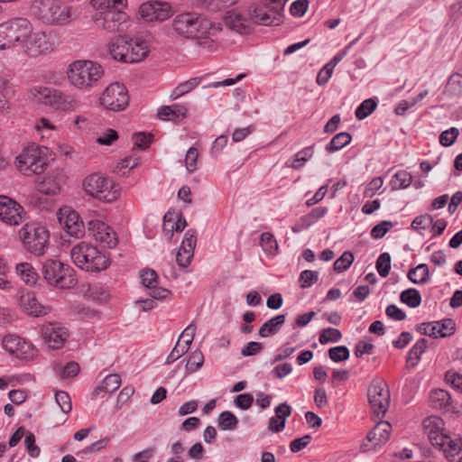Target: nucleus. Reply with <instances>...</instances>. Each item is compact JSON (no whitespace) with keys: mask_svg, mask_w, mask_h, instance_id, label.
Segmentation results:
<instances>
[{"mask_svg":"<svg viewBox=\"0 0 462 462\" xmlns=\"http://www.w3.org/2000/svg\"><path fill=\"white\" fill-rule=\"evenodd\" d=\"M61 93L59 90L48 88H35L32 95L38 102L50 106L55 109H59L61 98Z\"/></svg>","mask_w":462,"mask_h":462,"instance_id":"obj_24","label":"nucleus"},{"mask_svg":"<svg viewBox=\"0 0 462 462\" xmlns=\"http://www.w3.org/2000/svg\"><path fill=\"white\" fill-rule=\"evenodd\" d=\"M128 43V37L119 35L115 38L108 45V52L115 60H119L126 63L125 56L128 53L130 46Z\"/></svg>","mask_w":462,"mask_h":462,"instance_id":"obj_25","label":"nucleus"},{"mask_svg":"<svg viewBox=\"0 0 462 462\" xmlns=\"http://www.w3.org/2000/svg\"><path fill=\"white\" fill-rule=\"evenodd\" d=\"M134 149H147L152 142L153 135L152 134L135 133L133 134Z\"/></svg>","mask_w":462,"mask_h":462,"instance_id":"obj_49","label":"nucleus"},{"mask_svg":"<svg viewBox=\"0 0 462 462\" xmlns=\"http://www.w3.org/2000/svg\"><path fill=\"white\" fill-rule=\"evenodd\" d=\"M103 76L102 66L89 60H75L69 65L67 70L69 82L80 90H89Z\"/></svg>","mask_w":462,"mask_h":462,"instance_id":"obj_3","label":"nucleus"},{"mask_svg":"<svg viewBox=\"0 0 462 462\" xmlns=\"http://www.w3.org/2000/svg\"><path fill=\"white\" fill-rule=\"evenodd\" d=\"M377 107V103L373 98L364 100L356 110V116L359 120H363L370 116Z\"/></svg>","mask_w":462,"mask_h":462,"instance_id":"obj_42","label":"nucleus"},{"mask_svg":"<svg viewBox=\"0 0 462 462\" xmlns=\"http://www.w3.org/2000/svg\"><path fill=\"white\" fill-rule=\"evenodd\" d=\"M447 95L459 97L462 95V74L455 72L451 74L445 87Z\"/></svg>","mask_w":462,"mask_h":462,"instance_id":"obj_35","label":"nucleus"},{"mask_svg":"<svg viewBox=\"0 0 462 462\" xmlns=\"http://www.w3.org/2000/svg\"><path fill=\"white\" fill-rule=\"evenodd\" d=\"M121 385V377L117 374L107 375L102 382V384L97 386L93 391V395L97 396L101 392L112 393L116 391Z\"/></svg>","mask_w":462,"mask_h":462,"instance_id":"obj_31","label":"nucleus"},{"mask_svg":"<svg viewBox=\"0 0 462 462\" xmlns=\"http://www.w3.org/2000/svg\"><path fill=\"white\" fill-rule=\"evenodd\" d=\"M284 322V314H281L274 318H272L263 324V326L259 329L258 334L262 337H266L271 335H274L279 331L280 328L283 325Z\"/></svg>","mask_w":462,"mask_h":462,"instance_id":"obj_30","label":"nucleus"},{"mask_svg":"<svg viewBox=\"0 0 462 462\" xmlns=\"http://www.w3.org/2000/svg\"><path fill=\"white\" fill-rule=\"evenodd\" d=\"M70 10L60 0H33L31 5V12L35 17L51 24L68 23Z\"/></svg>","mask_w":462,"mask_h":462,"instance_id":"obj_6","label":"nucleus"},{"mask_svg":"<svg viewBox=\"0 0 462 462\" xmlns=\"http://www.w3.org/2000/svg\"><path fill=\"white\" fill-rule=\"evenodd\" d=\"M58 219L65 231L71 236L82 237L85 234L84 223L79 220V214L70 208H60L57 213Z\"/></svg>","mask_w":462,"mask_h":462,"instance_id":"obj_18","label":"nucleus"},{"mask_svg":"<svg viewBox=\"0 0 462 462\" xmlns=\"http://www.w3.org/2000/svg\"><path fill=\"white\" fill-rule=\"evenodd\" d=\"M187 109L180 105L162 106L158 109L157 116L161 120L177 122L186 116Z\"/></svg>","mask_w":462,"mask_h":462,"instance_id":"obj_27","label":"nucleus"},{"mask_svg":"<svg viewBox=\"0 0 462 462\" xmlns=\"http://www.w3.org/2000/svg\"><path fill=\"white\" fill-rule=\"evenodd\" d=\"M260 244L264 252L275 254L278 251V244L274 236L269 232H264L260 236Z\"/></svg>","mask_w":462,"mask_h":462,"instance_id":"obj_46","label":"nucleus"},{"mask_svg":"<svg viewBox=\"0 0 462 462\" xmlns=\"http://www.w3.org/2000/svg\"><path fill=\"white\" fill-rule=\"evenodd\" d=\"M12 283L8 279V266L5 260L0 257V289L9 290Z\"/></svg>","mask_w":462,"mask_h":462,"instance_id":"obj_61","label":"nucleus"},{"mask_svg":"<svg viewBox=\"0 0 462 462\" xmlns=\"http://www.w3.org/2000/svg\"><path fill=\"white\" fill-rule=\"evenodd\" d=\"M225 23L231 30L245 33L247 30L245 20L243 16L234 11H228L225 16Z\"/></svg>","mask_w":462,"mask_h":462,"instance_id":"obj_33","label":"nucleus"},{"mask_svg":"<svg viewBox=\"0 0 462 462\" xmlns=\"http://www.w3.org/2000/svg\"><path fill=\"white\" fill-rule=\"evenodd\" d=\"M391 227H393V223L391 221H382L372 228L371 236L374 239L382 238Z\"/></svg>","mask_w":462,"mask_h":462,"instance_id":"obj_62","label":"nucleus"},{"mask_svg":"<svg viewBox=\"0 0 462 462\" xmlns=\"http://www.w3.org/2000/svg\"><path fill=\"white\" fill-rule=\"evenodd\" d=\"M195 233L196 232L194 230H191V229L188 230L185 233L184 239L180 247V249H182L184 251V253L186 254H189V255H187L186 258L193 257V252H194V248L196 246V242H197Z\"/></svg>","mask_w":462,"mask_h":462,"instance_id":"obj_45","label":"nucleus"},{"mask_svg":"<svg viewBox=\"0 0 462 462\" xmlns=\"http://www.w3.org/2000/svg\"><path fill=\"white\" fill-rule=\"evenodd\" d=\"M412 228L422 233L423 231H433V217L430 215L417 217L411 223Z\"/></svg>","mask_w":462,"mask_h":462,"instance_id":"obj_44","label":"nucleus"},{"mask_svg":"<svg viewBox=\"0 0 462 462\" xmlns=\"http://www.w3.org/2000/svg\"><path fill=\"white\" fill-rule=\"evenodd\" d=\"M351 139L352 136L350 134L346 132L339 133L331 139L326 149L328 152L338 151L347 145Z\"/></svg>","mask_w":462,"mask_h":462,"instance_id":"obj_37","label":"nucleus"},{"mask_svg":"<svg viewBox=\"0 0 462 462\" xmlns=\"http://www.w3.org/2000/svg\"><path fill=\"white\" fill-rule=\"evenodd\" d=\"M342 337L341 332L333 328H324L319 336V343L322 345L328 344V342H337Z\"/></svg>","mask_w":462,"mask_h":462,"instance_id":"obj_52","label":"nucleus"},{"mask_svg":"<svg viewBox=\"0 0 462 462\" xmlns=\"http://www.w3.org/2000/svg\"><path fill=\"white\" fill-rule=\"evenodd\" d=\"M368 401L374 414L383 417L389 408L391 394L390 389L383 379H374L367 390Z\"/></svg>","mask_w":462,"mask_h":462,"instance_id":"obj_13","label":"nucleus"},{"mask_svg":"<svg viewBox=\"0 0 462 462\" xmlns=\"http://www.w3.org/2000/svg\"><path fill=\"white\" fill-rule=\"evenodd\" d=\"M55 400L64 413H69L71 411V400L68 393L64 391L57 392L55 394Z\"/></svg>","mask_w":462,"mask_h":462,"instance_id":"obj_59","label":"nucleus"},{"mask_svg":"<svg viewBox=\"0 0 462 462\" xmlns=\"http://www.w3.org/2000/svg\"><path fill=\"white\" fill-rule=\"evenodd\" d=\"M72 262L80 269L89 273H99L110 265L109 257L97 246L80 242L70 251Z\"/></svg>","mask_w":462,"mask_h":462,"instance_id":"obj_4","label":"nucleus"},{"mask_svg":"<svg viewBox=\"0 0 462 462\" xmlns=\"http://www.w3.org/2000/svg\"><path fill=\"white\" fill-rule=\"evenodd\" d=\"M288 0H260L249 10L252 22L261 25H271L280 20Z\"/></svg>","mask_w":462,"mask_h":462,"instance_id":"obj_11","label":"nucleus"},{"mask_svg":"<svg viewBox=\"0 0 462 462\" xmlns=\"http://www.w3.org/2000/svg\"><path fill=\"white\" fill-rule=\"evenodd\" d=\"M36 355V349L32 345L23 340L19 346L18 351L15 354V356L20 359H31Z\"/></svg>","mask_w":462,"mask_h":462,"instance_id":"obj_60","label":"nucleus"},{"mask_svg":"<svg viewBox=\"0 0 462 462\" xmlns=\"http://www.w3.org/2000/svg\"><path fill=\"white\" fill-rule=\"evenodd\" d=\"M42 275L49 284L60 289L72 288L77 284L73 268L58 260L48 259L42 265Z\"/></svg>","mask_w":462,"mask_h":462,"instance_id":"obj_8","label":"nucleus"},{"mask_svg":"<svg viewBox=\"0 0 462 462\" xmlns=\"http://www.w3.org/2000/svg\"><path fill=\"white\" fill-rule=\"evenodd\" d=\"M16 163L18 170L28 176L42 173L47 166L42 148L35 143L23 149L22 153L16 157Z\"/></svg>","mask_w":462,"mask_h":462,"instance_id":"obj_12","label":"nucleus"},{"mask_svg":"<svg viewBox=\"0 0 462 462\" xmlns=\"http://www.w3.org/2000/svg\"><path fill=\"white\" fill-rule=\"evenodd\" d=\"M18 299L20 307L28 314L37 317L45 313L43 306L38 302L34 292L21 291Z\"/></svg>","mask_w":462,"mask_h":462,"instance_id":"obj_22","label":"nucleus"},{"mask_svg":"<svg viewBox=\"0 0 462 462\" xmlns=\"http://www.w3.org/2000/svg\"><path fill=\"white\" fill-rule=\"evenodd\" d=\"M23 340L16 335H7L3 338V346L9 353L15 355Z\"/></svg>","mask_w":462,"mask_h":462,"instance_id":"obj_51","label":"nucleus"},{"mask_svg":"<svg viewBox=\"0 0 462 462\" xmlns=\"http://www.w3.org/2000/svg\"><path fill=\"white\" fill-rule=\"evenodd\" d=\"M142 283L146 288L157 286L158 275L152 269H144L141 272Z\"/></svg>","mask_w":462,"mask_h":462,"instance_id":"obj_58","label":"nucleus"},{"mask_svg":"<svg viewBox=\"0 0 462 462\" xmlns=\"http://www.w3.org/2000/svg\"><path fill=\"white\" fill-rule=\"evenodd\" d=\"M430 271L425 263H420L415 268H411L408 273V278L413 283H424L429 279Z\"/></svg>","mask_w":462,"mask_h":462,"instance_id":"obj_36","label":"nucleus"},{"mask_svg":"<svg viewBox=\"0 0 462 462\" xmlns=\"http://www.w3.org/2000/svg\"><path fill=\"white\" fill-rule=\"evenodd\" d=\"M172 29L177 35L186 39L206 38L211 31H220L221 27L213 24L196 13H182L177 14L171 23Z\"/></svg>","mask_w":462,"mask_h":462,"instance_id":"obj_2","label":"nucleus"},{"mask_svg":"<svg viewBox=\"0 0 462 462\" xmlns=\"http://www.w3.org/2000/svg\"><path fill=\"white\" fill-rule=\"evenodd\" d=\"M24 215L25 211L19 203L9 197L0 196V219L3 222L17 226L23 221Z\"/></svg>","mask_w":462,"mask_h":462,"instance_id":"obj_17","label":"nucleus"},{"mask_svg":"<svg viewBox=\"0 0 462 462\" xmlns=\"http://www.w3.org/2000/svg\"><path fill=\"white\" fill-rule=\"evenodd\" d=\"M428 347V340L426 338H420L409 351L406 359V368L411 369L415 367L420 361L421 355L426 351Z\"/></svg>","mask_w":462,"mask_h":462,"instance_id":"obj_29","label":"nucleus"},{"mask_svg":"<svg viewBox=\"0 0 462 462\" xmlns=\"http://www.w3.org/2000/svg\"><path fill=\"white\" fill-rule=\"evenodd\" d=\"M411 175L406 171H397L391 180L393 189H401L409 187L411 183Z\"/></svg>","mask_w":462,"mask_h":462,"instance_id":"obj_40","label":"nucleus"},{"mask_svg":"<svg viewBox=\"0 0 462 462\" xmlns=\"http://www.w3.org/2000/svg\"><path fill=\"white\" fill-rule=\"evenodd\" d=\"M199 157V152L196 148L190 147L185 156L186 168L189 172L194 171L197 169V160Z\"/></svg>","mask_w":462,"mask_h":462,"instance_id":"obj_63","label":"nucleus"},{"mask_svg":"<svg viewBox=\"0 0 462 462\" xmlns=\"http://www.w3.org/2000/svg\"><path fill=\"white\" fill-rule=\"evenodd\" d=\"M401 300L411 308H416L420 304L421 297L420 292L415 289H408L403 291L400 296Z\"/></svg>","mask_w":462,"mask_h":462,"instance_id":"obj_43","label":"nucleus"},{"mask_svg":"<svg viewBox=\"0 0 462 462\" xmlns=\"http://www.w3.org/2000/svg\"><path fill=\"white\" fill-rule=\"evenodd\" d=\"M100 104L107 110L121 111L129 104L126 88L120 83L110 84L100 97Z\"/></svg>","mask_w":462,"mask_h":462,"instance_id":"obj_14","label":"nucleus"},{"mask_svg":"<svg viewBox=\"0 0 462 462\" xmlns=\"http://www.w3.org/2000/svg\"><path fill=\"white\" fill-rule=\"evenodd\" d=\"M88 236L97 242L102 243L109 248H114L118 244L116 232L106 223L100 220L88 222Z\"/></svg>","mask_w":462,"mask_h":462,"instance_id":"obj_19","label":"nucleus"},{"mask_svg":"<svg viewBox=\"0 0 462 462\" xmlns=\"http://www.w3.org/2000/svg\"><path fill=\"white\" fill-rule=\"evenodd\" d=\"M85 192L100 201L111 203L121 196V187L113 180L99 173L88 175L83 180Z\"/></svg>","mask_w":462,"mask_h":462,"instance_id":"obj_5","label":"nucleus"},{"mask_svg":"<svg viewBox=\"0 0 462 462\" xmlns=\"http://www.w3.org/2000/svg\"><path fill=\"white\" fill-rule=\"evenodd\" d=\"M130 50L125 56L126 63H134L143 60L149 52L148 45L145 41L142 39H132L128 38V43Z\"/></svg>","mask_w":462,"mask_h":462,"instance_id":"obj_23","label":"nucleus"},{"mask_svg":"<svg viewBox=\"0 0 462 462\" xmlns=\"http://www.w3.org/2000/svg\"><path fill=\"white\" fill-rule=\"evenodd\" d=\"M443 426V420L435 416V449L448 462H462V439L452 437Z\"/></svg>","mask_w":462,"mask_h":462,"instance_id":"obj_7","label":"nucleus"},{"mask_svg":"<svg viewBox=\"0 0 462 462\" xmlns=\"http://www.w3.org/2000/svg\"><path fill=\"white\" fill-rule=\"evenodd\" d=\"M66 181V175L61 169H55L48 172L38 181L37 189L44 195L53 196L60 193L61 187Z\"/></svg>","mask_w":462,"mask_h":462,"instance_id":"obj_20","label":"nucleus"},{"mask_svg":"<svg viewBox=\"0 0 462 462\" xmlns=\"http://www.w3.org/2000/svg\"><path fill=\"white\" fill-rule=\"evenodd\" d=\"M21 47L29 57H38L51 52L53 50L48 35L43 32H32L31 25V32L26 35V39L22 42Z\"/></svg>","mask_w":462,"mask_h":462,"instance_id":"obj_15","label":"nucleus"},{"mask_svg":"<svg viewBox=\"0 0 462 462\" xmlns=\"http://www.w3.org/2000/svg\"><path fill=\"white\" fill-rule=\"evenodd\" d=\"M312 155L313 147H306L296 153L293 162L291 164H289L288 166L293 169H299L302 165V163L306 162L309 159H310Z\"/></svg>","mask_w":462,"mask_h":462,"instance_id":"obj_53","label":"nucleus"},{"mask_svg":"<svg viewBox=\"0 0 462 462\" xmlns=\"http://www.w3.org/2000/svg\"><path fill=\"white\" fill-rule=\"evenodd\" d=\"M445 382L453 389L462 393V374L457 372L449 370L445 374Z\"/></svg>","mask_w":462,"mask_h":462,"instance_id":"obj_54","label":"nucleus"},{"mask_svg":"<svg viewBox=\"0 0 462 462\" xmlns=\"http://www.w3.org/2000/svg\"><path fill=\"white\" fill-rule=\"evenodd\" d=\"M458 134V129L457 127H451L440 134L439 143L441 145L448 147L456 142Z\"/></svg>","mask_w":462,"mask_h":462,"instance_id":"obj_57","label":"nucleus"},{"mask_svg":"<svg viewBox=\"0 0 462 462\" xmlns=\"http://www.w3.org/2000/svg\"><path fill=\"white\" fill-rule=\"evenodd\" d=\"M24 444L28 453L32 457H37L40 454V448L35 444V437L33 433L28 431L25 436Z\"/></svg>","mask_w":462,"mask_h":462,"instance_id":"obj_64","label":"nucleus"},{"mask_svg":"<svg viewBox=\"0 0 462 462\" xmlns=\"http://www.w3.org/2000/svg\"><path fill=\"white\" fill-rule=\"evenodd\" d=\"M203 363L204 356L202 352L199 350H195L189 356L186 364V370L189 374L194 373L203 365Z\"/></svg>","mask_w":462,"mask_h":462,"instance_id":"obj_47","label":"nucleus"},{"mask_svg":"<svg viewBox=\"0 0 462 462\" xmlns=\"http://www.w3.org/2000/svg\"><path fill=\"white\" fill-rule=\"evenodd\" d=\"M16 273L28 285H34L38 280V273L29 263H21L16 265Z\"/></svg>","mask_w":462,"mask_h":462,"instance_id":"obj_32","label":"nucleus"},{"mask_svg":"<svg viewBox=\"0 0 462 462\" xmlns=\"http://www.w3.org/2000/svg\"><path fill=\"white\" fill-rule=\"evenodd\" d=\"M218 427L223 430H230L236 428L238 424L237 418L231 411H223L219 414Z\"/></svg>","mask_w":462,"mask_h":462,"instance_id":"obj_41","label":"nucleus"},{"mask_svg":"<svg viewBox=\"0 0 462 462\" xmlns=\"http://www.w3.org/2000/svg\"><path fill=\"white\" fill-rule=\"evenodd\" d=\"M42 335L44 341L52 349L61 348L69 337L66 328L54 323L43 325L42 327Z\"/></svg>","mask_w":462,"mask_h":462,"instance_id":"obj_21","label":"nucleus"},{"mask_svg":"<svg viewBox=\"0 0 462 462\" xmlns=\"http://www.w3.org/2000/svg\"><path fill=\"white\" fill-rule=\"evenodd\" d=\"M376 270L382 277H386L391 270V256L388 253H383L376 261Z\"/></svg>","mask_w":462,"mask_h":462,"instance_id":"obj_50","label":"nucleus"},{"mask_svg":"<svg viewBox=\"0 0 462 462\" xmlns=\"http://www.w3.org/2000/svg\"><path fill=\"white\" fill-rule=\"evenodd\" d=\"M95 9V25L107 32H122L128 28L130 19L124 11L126 0H91Z\"/></svg>","mask_w":462,"mask_h":462,"instance_id":"obj_1","label":"nucleus"},{"mask_svg":"<svg viewBox=\"0 0 462 462\" xmlns=\"http://www.w3.org/2000/svg\"><path fill=\"white\" fill-rule=\"evenodd\" d=\"M354 261V254L350 251H346L343 254L335 261L334 270L337 273H342L349 268Z\"/></svg>","mask_w":462,"mask_h":462,"instance_id":"obj_48","label":"nucleus"},{"mask_svg":"<svg viewBox=\"0 0 462 462\" xmlns=\"http://www.w3.org/2000/svg\"><path fill=\"white\" fill-rule=\"evenodd\" d=\"M392 425L388 421L378 422L367 434L369 441H375V446H382L386 443L391 436Z\"/></svg>","mask_w":462,"mask_h":462,"instance_id":"obj_26","label":"nucleus"},{"mask_svg":"<svg viewBox=\"0 0 462 462\" xmlns=\"http://www.w3.org/2000/svg\"><path fill=\"white\" fill-rule=\"evenodd\" d=\"M24 248L37 256L42 255L49 244V231L37 222L25 224L19 231Z\"/></svg>","mask_w":462,"mask_h":462,"instance_id":"obj_10","label":"nucleus"},{"mask_svg":"<svg viewBox=\"0 0 462 462\" xmlns=\"http://www.w3.org/2000/svg\"><path fill=\"white\" fill-rule=\"evenodd\" d=\"M139 14L148 23L163 22L173 14V10L167 2L149 1L141 5Z\"/></svg>","mask_w":462,"mask_h":462,"instance_id":"obj_16","label":"nucleus"},{"mask_svg":"<svg viewBox=\"0 0 462 462\" xmlns=\"http://www.w3.org/2000/svg\"><path fill=\"white\" fill-rule=\"evenodd\" d=\"M200 80V78H192L179 84V86L171 92V97L172 99H177L178 97L190 92L199 84Z\"/></svg>","mask_w":462,"mask_h":462,"instance_id":"obj_38","label":"nucleus"},{"mask_svg":"<svg viewBox=\"0 0 462 462\" xmlns=\"http://www.w3.org/2000/svg\"><path fill=\"white\" fill-rule=\"evenodd\" d=\"M31 32V23L25 18H14L0 24V51L20 45Z\"/></svg>","mask_w":462,"mask_h":462,"instance_id":"obj_9","label":"nucleus"},{"mask_svg":"<svg viewBox=\"0 0 462 462\" xmlns=\"http://www.w3.org/2000/svg\"><path fill=\"white\" fill-rule=\"evenodd\" d=\"M235 3L236 0H197L196 5L198 7L216 12Z\"/></svg>","mask_w":462,"mask_h":462,"instance_id":"obj_39","label":"nucleus"},{"mask_svg":"<svg viewBox=\"0 0 462 462\" xmlns=\"http://www.w3.org/2000/svg\"><path fill=\"white\" fill-rule=\"evenodd\" d=\"M457 329L456 322L453 319H444L440 321H435V338L437 334L439 337H448L452 336Z\"/></svg>","mask_w":462,"mask_h":462,"instance_id":"obj_34","label":"nucleus"},{"mask_svg":"<svg viewBox=\"0 0 462 462\" xmlns=\"http://www.w3.org/2000/svg\"><path fill=\"white\" fill-rule=\"evenodd\" d=\"M319 273L311 270H305L301 272L300 275V286L302 289L310 287L312 284L318 282Z\"/></svg>","mask_w":462,"mask_h":462,"instance_id":"obj_55","label":"nucleus"},{"mask_svg":"<svg viewBox=\"0 0 462 462\" xmlns=\"http://www.w3.org/2000/svg\"><path fill=\"white\" fill-rule=\"evenodd\" d=\"M435 409L442 411L443 413L454 412L456 406L448 391L444 389H435Z\"/></svg>","mask_w":462,"mask_h":462,"instance_id":"obj_28","label":"nucleus"},{"mask_svg":"<svg viewBox=\"0 0 462 462\" xmlns=\"http://www.w3.org/2000/svg\"><path fill=\"white\" fill-rule=\"evenodd\" d=\"M349 350L345 346L331 347L328 350L329 358L334 362H342L349 358Z\"/></svg>","mask_w":462,"mask_h":462,"instance_id":"obj_56","label":"nucleus"}]
</instances>
